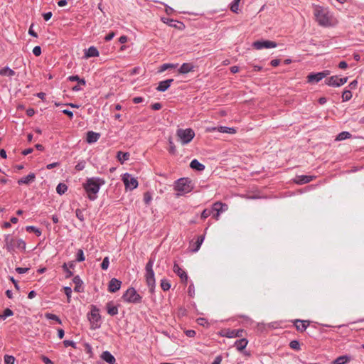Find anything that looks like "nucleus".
<instances>
[{"mask_svg":"<svg viewBox=\"0 0 364 364\" xmlns=\"http://www.w3.org/2000/svg\"><path fill=\"white\" fill-rule=\"evenodd\" d=\"M190 167L193 169L202 171L205 169V166L200 163L197 159H193L190 164Z\"/></svg>","mask_w":364,"mask_h":364,"instance_id":"nucleus-30","label":"nucleus"},{"mask_svg":"<svg viewBox=\"0 0 364 364\" xmlns=\"http://www.w3.org/2000/svg\"><path fill=\"white\" fill-rule=\"evenodd\" d=\"M106 309L108 314L110 316H115L118 314V308L113 304L112 301H109L106 304Z\"/></svg>","mask_w":364,"mask_h":364,"instance_id":"nucleus-26","label":"nucleus"},{"mask_svg":"<svg viewBox=\"0 0 364 364\" xmlns=\"http://www.w3.org/2000/svg\"><path fill=\"white\" fill-rule=\"evenodd\" d=\"M75 215H76V217L80 220V221H84V215L82 213V211L80 210V209H77L75 210Z\"/></svg>","mask_w":364,"mask_h":364,"instance_id":"nucleus-54","label":"nucleus"},{"mask_svg":"<svg viewBox=\"0 0 364 364\" xmlns=\"http://www.w3.org/2000/svg\"><path fill=\"white\" fill-rule=\"evenodd\" d=\"M35 179H36V174L34 173H31L28 176L20 178L18 181V185H22V184L28 185V184H30L32 182H33L35 181Z\"/></svg>","mask_w":364,"mask_h":364,"instance_id":"nucleus-18","label":"nucleus"},{"mask_svg":"<svg viewBox=\"0 0 364 364\" xmlns=\"http://www.w3.org/2000/svg\"><path fill=\"white\" fill-rule=\"evenodd\" d=\"M173 272L181 278L182 282H187L188 281V275L184 270H183L179 265L175 262L173 267Z\"/></svg>","mask_w":364,"mask_h":364,"instance_id":"nucleus-15","label":"nucleus"},{"mask_svg":"<svg viewBox=\"0 0 364 364\" xmlns=\"http://www.w3.org/2000/svg\"><path fill=\"white\" fill-rule=\"evenodd\" d=\"M15 358L12 355H6L4 356L5 364H14Z\"/></svg>","mask_w":364,"mask_h":364,"instance_id":"nucleus-49","label":"nucleus"},{"mask_svg":"<svg viewBox=\"0 0 364 364\" xmlns=\"http://www.w3.org/2000/svg\"><path fill=\"white\" fill-rule=\"evenodd\" d=\"M122 298L124 301L132 304H139L142 299L133 287L129 288Z\"/></svg>","mask_w":364,"mask_h":364,"instance_id":"nucleus-5","label":"nucleus"},{"mask_svg":"<svg viewBox=\"0 0 364 364\" xmlns=\"http://www.w3.org/2000/svg\"><path fill=\"white\" fill-rule=\"evenodd\" d=\"M100 53L95 46H90L88 49L85 50V58H90L92 57H98Z\"/></svg>","mask_w":364,"mask_h":364,"instance_id":"nucleus-21","label":"nucleus"},{"mask_svg":"<svg viewBox=\"0 0 364 364\" xmlns=\"http://www.w3.org/2000/svg\"><path fill=\"white\" fill-rule=\"evenodd\" d=\"M243 333V329H228L224 336L228 338L242 337Z\"/></svg>","mask_w":364,"mask_h":364,"instance_id":"nucleus-16","label":"nucleus"},{"mask_svg":"<svg viewBox=\"0 0 364 364\" xmlns=\"http://www.w3.org/2000/svg\"><path fill=\"white\" fill-rule=\"evenodd\" d=\"M42 360L46 364H53V362L46 356H43Z\"/></svg>","mask_w":364,"mask_h":364,"instance_id":"nucleus-64","label":"nucleus"},{"mask_svg":"<svg viewBox=\"0 0 364 364\" xmlns=\"http://www.w3.org/2000/svg\"><path fill=\"white\" fill-rule=\"evenodd\" d=\"M314 14L320 26H329L331 25V16L327 9L321 6H315Z\"/></svg>","mask_w":364,"mask_h":364,"instance_id":"nucleus-2","label":"nucleus"},{"mask_svg":"<svg viewBox=\"0 0 364 364\" xmlns=\"http://www.w3.org/2000/svg\"><path fill=\"white\" fill-rule=\"evenodd\" d=\"M68 190V186L63 183H59L56 187V191L58 194H64Z\"/></svg>","mask_w":364,"mask_h":364,"instance_id":"nucleus-36","label":"nucleus"},{"mask_svg":"<svg viewBox=\"0 0 364 364\" xmlns=\"http://www.w3.org/2000/svg\"><path fill=\"white\" fill-rule=\"evenodd\" d=\"M100 137V134L99 133L89 131L87 133L86 141L89 144H92L96 142Z\"/></svg>","mask_w":364,"mask_h":364,"instance_id":"nucleus-20","label":"nucleus"},{"mask_svg":"<svg viewBox=\"0 0 364 364\" xmlns=\"http://www.w3.org/2000/svg\"><path fill=\"white\" fill-rule=\"evenodd\" d=\"M52 15H53L52 12L49 11V12L43 14V17L45 21H48V20H50L51 18Z\"/></svg>","mask_w":364,"mask_h":364,"instance_id":"nucleus-59","label":"nucleus"},{"mask_svg":"<svg viewBox=\"0 0 364 364\" xmlns=\"http://www.w3.org/2000/svg\"><path fill=\"white\" fill-rule=\"evenodd\" d=\"M85 259V257L84 256L83 250L81 249H79L77 250V255H76V261L77 262H82Z\"/></svg>","mask_w":364,"mask_h":364,"instance_id":"nucleus-44","label":"nucleus"},{"mask_svg":"<svg viewBox=\"0 0 364 364\" xmlns=\"http://www.w3.org/2000/svg\"><path fill=\"white\" fill-rule=\"evenodd\" d=\"M73 282L75 284L74 290L77 292H82L83 291V287L82 281L80 277L78 275L75 276L73 279Z\"/></svg>","mask_w":364,"mask_h":364,"instance_id":"nucleus-25","label":"nucleus"},{"mask_svg":"<svg viewBox=\"0 0 364 364\" xmlns=\"http://www.w3.org/2000/svg\"><path fill=\"white\" fill-rule=\"evenodd\" d=\"M28 270H29V269H28V268H23V267H17V268H16V272H18V274H23V273H26V272H27Z\"/></svg>","mask_w":364,"mask_h":364,"instance_id":"nucleus-60","label":"nucleus"},{"mask_svg":"<svg viewBox=\"0 0 364 364\" xmlns=\"http://www.w3.org/2000/svg\"><path fill=\"white\" fill-rule=\"evenodd\" d=\"M310 321L307 320H300V319H296L294 321V326L296 327V329L302 333L305 331L307 328V327L309 326Z\"/></svg>","mask_w":364,"mask_h":364,"instance_id":"nucleus-13","label":"nucleus"},{"mask_svg":"<svg viewBox=\"0 0 364 364\" xmlns=\"http://www.w3.org/2000/svg\"><path fill=\"white\" fill-rule=\"evenodd\" d=\"M213 209L212 210H208V209L203 210V211L202 212L201 215H200L201 219L205 220L207 218H208L213 213Z\"/></svg>","mask_w":364,"mask_h":364,"instance_id":"nucleus-48","label":"nucleus"},{"mask_svg":"<svg viewBox=\"0 0 364 364\" xmlns=\"http://www.w3.org/2000/svg\"><path fill=\"white\" fill-rule=\"evenodd\" d=\"M277 46V43L272 41H257L252 44V46L257 50H261L263 48H276Z\"/></svg>","mask_w":364,"mask_h":364,"instance_id":"nucleus-12","label":"nucleus"},{"mask_svg":"<svg viewBox=\"0 0 364 364\" xmlns=\"http://www.w3.org/2000/svg\"><path fill=\"white\" fill-rule=\"evenodd\" d=\"M217 131L221 133L235 134L236 129L232 127L220 126L217 127Z\"/></svg>","mask_w":364,"mask_h":364,"instance_id":"nucleus-31","label":"nucleus"},{"mask_svg":"<svg viewBox=\"0 0 364 364\" xmlns=\"http://www.w3.org/2000/svg\"><path fill=\"white\" fill-rule=\"evenodd\" d=\"M14 312L10 309L7 308L4 311L3 314L0 315V318L1 319H5L6 318L12 316Z\"/></svg>","mask_w":364,"mask_h":364,"instance_id":"nucleus-45","label":"nucleus"},{"mask_svg":"<svg viewBox=\"0 0 364 364\" xmlns=\"http://www.w3.org/2000/svg\"><path fill=\"white\" fill-rule=\"evenodd\" d=\"M228 209V205L221 202H216L213 205V210L218 212L219 213H223Z\"/></svg>","mask_w":364,"mask_h":364,"instance_id":"nucleus-27","label":"nucleus"},{"mask_svg":"<svg viewBox=\"0 0 364 364\" xmlns=\"http://www.w3.org/2000/svg\"><path fill=\"white\" fill-rule=\"evenodd\" d=\"M351 137V134L348 132H342L338 134V136L336 138V140L337 141H342L347 139H350Z\"/></svg>","mask_w":364,"mask_h":364,"instance_id":"nucleus-34","label":"nucleus"},{"mask_svg":"<svg viewBox=\"0 0 364 364\" xmlns=\"http://www.w3.org/2000/svg\"><path fill=\"white\" fill-rule=\"evenodd\" d=\"M68 80L69 81H71V82L76 81L79 84L82 85H85V84H86L85 80L84 79H82V78H80V77L78 75H71V76H69Z\"/></svg>","mask_w":364,"mask_h":364,"instance_id":"nucleus-35","label":"nucleus"},{"mask_svg":"<svg viewBox=\"0 0 364 364\" xmlns=\"http://www.w3.org/2000/svg\"><path fill=\"white\" fill-rule=\"evenodd\" d=\"M351 360L350 356L345 355L338 357L333 361V364H346Z\"/></svg>","mask_w":364,"mask_h":364,"instance_id":"nucleus-29","label":"nucleus"},{"mask_svg":"<svg viewBox=\"0 0 364 364\" xmlns=\"http://www.w3.org/2000/svg\"><path fill=\"white\" fill-rule=\"evenodd\" d=\"M352 92L350 90H344L342 94V100L343 102L350 100L352 98Z\"/></svg>","mask_w":364,"mask_h":364,"instance_id":"nucleus-40","label":"nucleus"},{"mask_svg":"<svg viewBox=\"0 0 364 364\" xmlns=\"http://www.w3.org/2000/svg\"><path fill=\"white\" fill-rule=\"evenodd\" d=\"M176 135L181 140L182 144H186L191 141L195 136L194 131L191 129H178L176 132Z\"/></svg>","mask_w":364,"mask_h":364,"instance_id":"nucleus-8","label":"nucleus"},{"mask_svg":"<svg viewBox=\"0 0 364 364\" xmlns=\"http://www.w3.org/2000/svg\"><path fill=\"white\" fill-rule=\"evenodd\" d=\"M178 66V64L165 63L163 64L159 69V72H164L169 68H175Z\"/></svg>","mask_w":364,"mask_h":364,"instance_id":"nucleus-39","label":"nucleus"},{"mask_svg":"<svg viewBox=\"0 0 364 364\" xmlns=\"http://www.w3.org/2000/svg\"><path fill=\"white\" fill-rule=\"evenodd\" d=\"M194 66L192 63H185L181 65L180 68L178 69V73L180 74H186L189 72L193 70Z\"/></svg>","mask_w":364,"mask_h":364,"instance_id":"nucleus-24","label":"nucleus"},{"mask_svg":"<svg viewBox=\"0 0 364 364\" xmlns=\"http://www.w3.org/2000/svg\"><path fill=\"white\" fill-rule=\"evenodd\" d=\"M33 53L36 56H39L41 54V48L38 46H35L33 49Z\"/></svg>","mask_w":364,"mask_h":364,"instance_id":"nucleus-56","label":"nucleus"},{"mask_svg":"<svg viewBox=\"0 0 364 364\" xmlns=\"http://www.w3.org/2000/svg\"><path fill=\"white\" fill-rule=\"evenodd\" d=\"M205 239V235H200L198 237L197 240L196 242H192L191 243V246L192 247V252H196L199 250L203 240Z\"/></svg>","mask_w":364,"mask_h":364,"instance_id":"nucleus-19","label":"nucleus"},{"mask_svg":"<svg viewBox=\"0 0 364 364\" xmlns=\"http://www.w3.org/2000/svg\"><path fill=\"white\" fill-rule=\"evenodd\" d=\"M248 343V341L246 338H241L239 340H237L235 342V346L239 351H242L243 349L245 348Z\"/></svg>","mask_w":364,"mask_h":364,"instance_id":"nucleus-28","label":"nucleus"},{"mask_svg":"<svg viewBox=\"0 0 364 364\" xmlns=\"http://www.w3.org/2000/svg\"><path fill=\"white\" fill-rule=\"evenodd\" d=\"M188 294L191 297H193L195 295V287L193 284H191L188 288Z\"/></svg>","mask_w":364,"mask_h":364,"instance_id":"nucleus-53","label":"nucleus"},{"mask_svg":"<svg viewBox=\"0 0 364 364\" xmlns=\"http://www.w3.org/2000/svg\"><path fill=\"white\" fill-rule=\"evenodd\" d=\"M186 335L188 337L193 338L196 336V331L193 330H186L185 331Z\"/></svg>","mask_w":364,"mask_h":364,"instance_id":"nucleus-58","label":"nucleus"},{"mask_svg":"<svg viewBox=\"0 0 364 364\" xmlns=\"http://www.w3.org/2000/svg\"><path fill=\"white\" fill-rule=\"evenodd\" d=\"M85 164L86 163L85 161H81L78 162L77 164L75 166V169L77 171H82L85 168Z\"/></svg>","mask_w":364,"mask_h":364,"instance_id":"nucleus-52","label":"nucleus"},{"mask_svg":"<svg viewBox=\"0 0 364 364\" xmlns=\"http://www.w3.org/2000/svg\"><path fill=\"white\" fill-rule=\"evenodd\" d=\"M4 248L9 252H13L15 248L26 250V242L22 239L15 240L11 235H6L4 239Z\"/></svg>","mask_w":364,"mask_h":364,"instance_id":"nucleus-3","label":"nucleus"},{"mask_svg":"<svg viewBox=\"0 0 364 364\" xmlns=\"http://www.w3.org/2000/svg\"><path fill=\"white\" fill-rule=\"evenodd\" d=\"M26 230L28 232H35L37 236H40L41 235V231L35 226H27Z\"/></svg>","mask_w":364,"mask_h":364,"instance_id":"nucleus-46","label":"nucleus"},{"mask_svg":"<svg viewBox=\"0 0 364 364\" xmlns=\"http://www.w3.org/2000/svg\"><path fill=\"white\" fill-rule=\"evenodd\" d=\"M65 294L67 296L68 301L70 302L71 294H72V289L69 287H65L64 288Z\"/></svg>","mask_w":364,"mask_h":364,"instance_id":"nucleus-51","label":"nucleus"},{"mask_svg":"<svg viewBox=\"0 0 364 364\" xmlns=\"http://www.w3.org/2000/svg\"><path fill=\"white\" fill-rule=\"evenodd\" d=\"M87 318L90 322L92 329H96L100 328V321L101 319V316L99 314V309L97 308L96 306H91V311L87 314Z\"/></svg>","mask_w":364,"mask_h":364,"instance_id":"nucleus-6","label":"nucleus"},{"mask_svg":"<svg viewBox=\"0 0 364 364\" xmlns=\"http://www.w3.org/2000/svg\"><path fill=\"white\" fill-rule=\"evenodd\" d=\"M109 257H105L103 259L102 262L101 263V268L103 270H107L108 269V267H109Z\"/></svg>","mask_w":364,"mask_h":364,"instance_id":"nucleus-47","label":"nucleus"},{"mask_svg":"<svg viewBox=\"0 0 364 364\" xmlns=\"http://www.w3.org/2000/svg\"><path fill=\"white\" fill-rule=\"evenodd\" d=\"M122 181L127 189L134 190L138 186L136 178L130 173H124L122 176Z\"/></svg>","mask_w":364,"mask_h":364,"instance_id":"nucleus-9","label":"nucleus"},{"mask_svg":"<svg viewBox=\"0 0 364 364\" xmlns=\"http://www.w3.org/2000/svg\"><path fill=\"white\" fill-rule=\"evenodd\" d=\"M168 143H169V146H170L169 152L171 154H175L176 152V148L171 138L168 139Z\"/></svg>","mask_w":364,"mask_h":364,"instance_id":"nucleus-50","label":"nucleus"},{"mask_svg":"<svg viewBox=\"0 0 364 364\" xmlns=\"http://www.w3.org/2000/svg\"><path fill=\"white\" fill-rule=\"evenodd\" d=\"M240 0H234L230 4V10L234 13H238L239 3Z\"/></svg>","mask_w":364,"mask_h":364,"instance_id":"nucleus-38","label":"nucleus"},{"mask_svg":"<svg viewBox=\"0 0 364 364\" xmlns=\"http://www.w3.org/2000/svg\"><path fill=\"white\" fill-rule=\"evenodd\" d=\"M289 346L291 349L299 350L301 349L300 343L298 341L294 340L289 343Z\"/></svg>","mask_w":364,"mask_h":364,"instance_id":"nucleus-43","label":"nucleus"},{"mask_svg":"<svg viewBox=\"0 0 364 364\" xmlns=\"http://www.w3.org/2000/svg\"><path fill=\"white\" fill-rule=\"evenodd\" d=\"M15 75V72L9 67H4L0 70V75L12 77Z\"/></svg>","mask_w":364,"mask_h":364,"instance_id":"nucleus-33","label":"nucleus"},{"mask_svg":"<svg viewBox=\"0 0 364 364\" xmlns=\"http://www.w3.org/2000/svg\"><path fill=\"white\" fill-rule=\"evenodd\" d=\"M348 81V77H338L337 75L331 76L325 80V83L329 86L340 87Z\"/></svg>","mask_w":364,"mask_h":364,"instance_id":"nucleus-10","label":"nucleus"},{"mask_svg":"<svg viewBox=\"0 0 364 364\" xmlns=\"http://www.w3.org/2000/svg\"><path fill=\"white\" fill-rule=\"evenodd\" d=\"M122 282L116 278H112L109 282L108 291L111 293L117 291L121 287Z\"/></svg>","mask_w":364,"mask_h":364,"instance_id":"nucleus-14","label":"nucleus"},{"mask_svg":"<svg viewBox=\"0 0 364 364\" xmlns=\"http://www.w3.org/2000/svg\"><path fill=\"white\" fill-rule=\"evenodd\" d=\"M154 263V258L151 257L146 264L145 270V277L147 286L149 288L151 292L154 291L155 287V278H154V272L153 270V265Z\"/></svg>","mask_w":364,"mask_h":364,"instance_id":"nucleus-4","label":"nucleus"},{"mask_svg":"<svg viewBox=\"0 0 364 364\" xmlns=\"http://www.w3.org/2000/svg\"><path fill=\"white\" fill-rule=\"evenodd\" d=\"M161 107V104L159 102L154 103L151 105V109L153 110H159Z\"/></svg>","mask_w":364,"mask_h":364,"instance_id":"nucleus-61","label":"nucleus"},{"mask_svg":"<svg viewBox=\"0 0 364 364\" xmlns=\"http://www.w3.org/2000/svg\"><path fill=\"white\" fill-rule=\"evenodd\" d=\"M168 21L167 22V23H168V25L170 26L176 27V28H181V27L184 26L183 23L182 22L175 21L173 19H168Z\"/></svg>","mask_w":364,"mask_h":364,"instance_id":"nucleus-37","label":"nucleus"},{"mask_svg":"<svg viewBox=\"0 0 364 364\" xmlns=\"http://www.w3.org/2000/svg\"><path fill=\"white\" fill-rule=\"evenodd\" d=\"M329 74L330 70H328L316 73H311L307 76L308 82L310 83H317Z\"/></svg>","mask_w":364,"mask_h":364,"instance_id":"nucleus-11","label":"nucleus"},{"mask_svg":"<svg viewBox=\"0 0 364 364\" xmlns=\"http://www.w3.org/2000/svg\"><path fill=\"white\" fill-rule=\"evenodd\" d=\"M114 36V32H110L109 34H107L105 37V40L106 41H111Z\"/></svg>","mask_w":364,"mask_h":364,"instance_id":"nucleus-62","label":"nucleus"},{"mask_svg":"<svg viewBox=\"0 0 364 364\" xmlns=\"http://www.w3.org/2000/svg\"><path fill=\"white\" fill-rule=\"evenodd\" d=\"M45 316L48 319L54 320V321H56L58 323H60V324L61 323V320L55 314H50V313H46L45 314Z\"/></svg>","mask_w":364,"mask_h":364,"instance_id":"nucleus-42","label":"nucleus"},{"mask_svg":"<svg viewBox=\"0 0 364 364\" xmlns=\"http://www.w3.org/2000/svg\"><path fill=\"white\" fill-rule=\"evenodd\" d=\"M151 200V196L149 193L146 192L144 194V200L145 203L148 204Z\"/></svg>","mask_w":364,"mask_h":364,"instance_id":"nucleus-57","label":"nucleus"},{"mask_svg":"<svg viewBox=\"0 0 364 364\" xmlns=\"http://www.w3.org/2000/svg\"><path fill=\"white\" fill-rule=\"evenodd\" d=\"M101 358L109 364H114L116 362L115 358L109 351H104L101 355Z\"/></svg>","mask_w":364,"mask_h":364,"instance_id":"nucleus-23","label":"nucleus"},{"mask_svg":"<svg viewBox=\"0 0 364 364\" xmlns=\"http://www.w3.org/2000/svg\"><path fill=\"white\" fill-rule=\"evenodd\" d=\"M314 176L301 175L297 176L294 181L298 184H305L311 182L314 179Z\"/></svg>","mask_w":364,"mask_h":364,"instance_id":"nucleus-22","label":"nucleus"},{"mask_svg":"<svg viewBox=\"0 0 364 364\" xmlns=\"http://www.w3.org/2000/svg\"><path fill=\"white\" fill-rule=\"evenodd\" d=\"M105 183V181L99 177L88 178L86 180V182L83 183V188L90 200H95L97 198V193Z\"/></svg>","mask_w":364,"mask_h":364,"instance_id":"nucleus-1","label":"nucleus"},{"mask_svg":"<svg viewBox=\"0 0 364 364\" xmlns=\"http://www.w3.org/2000/svg\"><path fill=\"white\" fill-rule=\"evenodd\" d=\"M173 82V79H168L164 81H161L159 83L158 87H156V90L159 92H165L168 89V87L171 86V83Z\"/></svg>","mask_w":364,"mask_h":364,"instance_id":"nucleus-17","label":"nucleus"},{"mask_svg":"<svg viewBox=\"0 0 364 364\" xmlns=\"http://www.w3.org/2000/svg\"><path fill=\"white\" fill-rule=\"evenodd\" d=\"M221 361H222V357L220 355H218L215 358V360H213L212 364H220Z\"/></svg>","mask_w":364,"mask_h":364,"instance_id":"nucleus-63","label":"nucleus"},{"mask_svg":"<svg viewBox=\"0 0 364 364\" xmlns=\"http://www.w3.org/2000/svg\"><path fill=\"white\" fill-rule=\"evenodd\" d=\"M174 189L182 194L189 193L192 191L191 181L186 178H181L176 181Z\"/></svg>","mask_w":364,"mask_h":364,"instance_id":"nucleus-7","label":"nucleus"},{"mask_svg":"<svg viewBox=\"0 0 364 364\" xmlns=\"http://www.w3.org/2000/svg\"><path fill=\"white\" fill-rule=\"evenodd\" d=\"M63 344H64L65 347L72 346L73 348H76V344L73 341L65 340L63 341Z\"/></svg>","mask_w":364,"mask_h":364,"instance_id":"nucleus-55","label":"nucleus"},{"mask_svg":"<svg viewBox=\"0 0 364 364\" xmlns=\"http://www.w3.org/2000/svg\"><path fill=\"white\" fill-rule=\"evenodd\" d=\"M161 287L164 291H168L171 288V284L166 279H161Z\"/></svg>","mask_w":364,"mask_h":364,"instance_id":"nucleus-41","label":"nucleus"},{"mask_svg":"<svg viewBox=\"0 0 364 364\" xmlns=\"http://www.w3.org/2000/svg\"><path fill=\"white\" fill-rule=\"evenodd\" d=\"M117 157L120 163L123 164L129 159V154L128 152L118 151Z\"/></svg>","mask_w":364,"mask_h":364,"instance_id":"nucleus-32","label":"nucleus"}]
</instances>
